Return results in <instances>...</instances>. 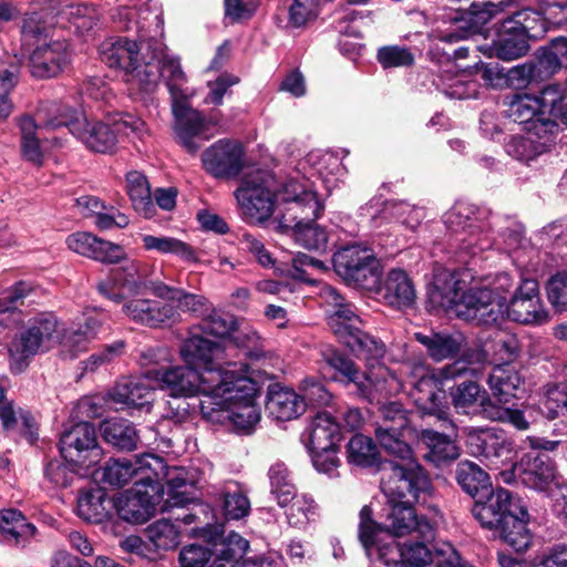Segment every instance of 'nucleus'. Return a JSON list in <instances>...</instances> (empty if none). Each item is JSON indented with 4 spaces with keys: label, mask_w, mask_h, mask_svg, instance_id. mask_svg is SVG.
I'll return each instance as SVG.
<instances>
[{
    "label": "nucleus",
    "mask_w": 567,
    "mask_h": 567,
    "mask_svg": "<svg viewBox=\"0 0 567 567\" xmlns=\"http://www.w3.org/2000/svg\"><path fill=\"white\" fill-rule=\"evenodd\" d=\"M460 288L449 298L450 309L461 319L481 326H498L506 318L525 324H543L549 315L534 279H525L509 302L503 293L488 288H471L460 295Z\"/></svg>",
    "instance_id": "nucleus-1"
},
{
    "label": "nucleus",
    "mask_w": 567,
    "mask_h": 567,
    "mask_svg": "<svg viewBox=\"0 0 567 567\" xmlns=\"http://www.w3.org/2000/svg\"><path fill=\"white\" fill-rule=\"evenodd\" d=\"M381 489L386 497L384 530L395 537L416 534L429 538L433 534V525L416 514L414 505L425 501L433 493L429 474L420 463L410 467L393 466L392 475L382 477Z\"/></svg>",
    "instance_id": "nucleus-2"
},
{
    "label": "nucleus",
    "mask_w": 567,
    "mask_h": 567,
    "mask_svg": "<svg viewBox=\"0 0 567 567\" xmlns=\"http://www.w3.org/2000/svg\"><path fill=\"white\" fill-rule=\"evenodd\" d=\"M181 357L186 365L163 370H152L156 385L172 396H193L198 394L199 408L206 395L215 394L218 386L225 384L227 371L215 363L221 353L219 343L202 336L193 334L181 347Z\"/></svg>",
    "instance_id": "nucleus-3"
},
{
    "label": "nucleus",
    "mask_w": 567,
    "mask_h": 567,
    "mask_svg": "<svg viewBox=\"0 0 567 567\" xmlns=\"http://www.w3.org/2000/svg\"><path fill=\"white\" fill-rule=\"evenodd\" d=\"M359 538L372 564L393 565L398 567H465L458 551L449 543L430 549L421 542L398 544L390 539H381V527L372 519V511L363 506L360 511Z\"/></svg>",
    "instance_id": "nucleus-4"
},
{
    "label": "nucleus",
    "mask_w": 567,
    "mask_h": 567,
    "mask_svg": "<svg viewBox=\"0 0 567 567\" xmlns=\"http://www.w3.org/2000/svg\"><path fill=\"white\" fill-rule=\"evenodd\" d=\"M145 277L140 261L127 260L101 279L96 289L109 300L122 303L123 315L135 323L156 328L177 322L181 315L172 303L137 297Z\"/></svg>",
    "instance_id": "nucleus-5"
},
{
    "label": "nucleus",
    "mask_w": 567,
    "mask_h": 567,
    "mask_svg": "<svg viewBox=\"0 0 567 567\" xmlns=\"http://www.w3.org/2000/svg\"><path fill=\"white\" fill-rule=\"evenodd\" d=\"M236 363H228L225 384L215 394L206 395L203 403V417L215 424H231L238 431H249L260 420L256 404L257 383L245 373H239Z\"/></svg>",
    "instance_id": "nucleus-6"
},
{
    "label": "nucleus",
    "mask_w": 567,
    "mask_h": 567,
    "mask_svg": "<svg viewBox=\"0 0 567 567\" xmlns=\"http://www.w3.org/2000/svg\"><path fill=\"white\" fill-rule=\"evenodd\" d=\"M45 124L53 128L66 126L86 148L103 154L115 148L120 133H133L142 136L146 132L145 122L132 114H125L113 124H109L101 121H89L82 113L64 104H62L60 118L50 117Z\"/></svg>",
    "instance_id": "nucleus-7"
},
{
    "label": "nucleus",
    "mask_w": 567,
    "mask_h": 567,
    "mask_svg": "<svg viewBox=\"0 0 567 567\" xmlns=\"http://www.w3.org/2000/svg\"><path fill=\"white\" fill-rule=\"evenodd\" d=\"M142 50L143 70L134 73L138 91L152 94L157 89L159 80H163L172 101L192 95L186 86L187 78L179 60L168 52L161 39L150 38L142 44Z\"/></svg>",
    "instance_id": "nucleus-8"
},
{
    "label": "nucleus",
    "mask_w": 567,
    "mask_h": 567,
    "mask_svg": "<svg viewBox=\"0 0 567 567\" xmlns=\"http://www.w3.org/2000/svg\"><path fill=\"white\" fill-rule=\"evenodd\" d=\"M403 378H398L412 402L425 415L435 416L445 427H454L442 380L422 363L406 362L401 367Z\"/></svg>",
    "instance_id": "nucleus-9"
},
{
    "label": "nucleus",
    "mask_w": 567,
    "mask_h": 567,
    "mask_svg": "<svg viewBox=\"0 0 567 567\" xmlns=\"http://www.w3.org/2000/svg\"><path fill=\"white\" fill-rule=\"evenodd\" d=\"M58 327L59 322L52 313H42L30 319L9 344L11 371L21 373L35 354L50 350L58 342Z\"/></svg>",
    "instance_id": "nucleus-10"
},
{
    "label": "nucleus",
    "mask_w": 567,
    "mask_h": 567,
    "mask_svg": "<svg viewBox=\"0 0 567 567\" xmlns=\"http://www.w3.org/2000/svg\"><path fill=\"white\" fill-rule=\"evenodd\" d=\"M234 195L245 220L264 224L276 208L275 176L265 172L247 175Z\"/></svg>",
    "instance_id": "nucleus-11"
},
{
    "label": "nucleus",
    "mask_w": 567,
    "mask_h": 567,
    "mask_svg": "<svg viewBox=\"0 0 567 567\" xmlns=\"http://www.w3.org/2000/svg\"><path fill=\"white\" fill-rule=\"evenodd\" d=\"M326 362L344 377L347 382L357 385L364 396H370L373 392L393 395L402 388L396 374L384 364L371 365L365 372H360L352 360L338 352L327 355Z\"/></svg>",
    "instance_id": "nucleus-12"
},
{
    "label": "nucleus",
    "mask_w": 567,
    "mask_h": 567,
    "mask_svg": "<svg viewBox=\"0 0 567 567\" xmlns=\"http://www.w3.org/2000/svg\"><path fill=\"white\" fill-rule=\"evenodd\" d=\"M333 267L348 285L374 289L379 284L380 262L367 246L352 244L341 247L333 256Z\"/></svg>",
    "instance_id": "nucleus-13"
},
{
    "label": "nucleus",
    "mask_w": 567,
    "mask_h": 567,
    "mask_svg": "<svg viewBox=\"0 0 567 567\" xmlns=\"http://www.w3.org/2000/svg\"><path fill=\"white\" fill-rule=\"evenodd\" d=\"M532 451L524 454L520 462L514 466L523 484L529 488L547 492L559 486L556 466L548 455L558 442L539 437H528Z\"/></svg>",
    "instance_id": "nucleus-14"
},
{
    "label": "nucleus",
    "mask_w": 567,
    "mask_h": 567,
    "mask_svg": "<svg viewBox=\"0 0 567 567\" xmlns=\"http://www.w3.org/2000/svg\"><path fill=\"white\" fill-rule=\"evenodd\" d=\"M60 452L65 462L90 468L102 458V449L97 444L96 431L89 422H79L65 429L60 437Z\"/></svg>",
    "instance_id": "nucleus-15"
},
{
    "label": "nucleus",
    "mask_w": 567,
    "mask_h": 567,
    "mask_svg": "<svg viewBox=\"0 0 567 567\" xmlns=\"http://www.w3.org/2000/svg\"><path fill=\"white\" fill-rule=\"evenodd\" d=\"M276 204L285 205L282 224L296 218H318L323 210L316 192L295 178H289L280 187L275 181Z\"/></svg>",
    "instance_id": "nucleus-16"
},
{
    "label": "nucleus",
    "mask_w": 567,
    "mask_h": 567,
    "mask_svg": "<svg viewBox=\"0 0 567 567\" xmlns=\"http://www.w3.org/2000/svg\"><path fill=\"white\" fill-rule=\"evenodd\" d=\"M506 104L508 116L537 137L553 136L558 130V124L547 115L543 100L538 96L514 94Z\"/></svg>",
    "instance_id": "nucleus-17"
},
{
    "label": "nucleus",
    "mask_w": 567,
    "mask_h": 567,
    "mask_svg": "<svg viewBox=\"0 0 567 567\" xmlns=\"http://www.w3.org/2000/svg\"><path fill=\"white\" fill-rule=\"evenodd\" d=\"M62 111V104L52 103L47 107H41L38 113V122L25 116L20 120L21 128V152L25 161L31 162L35 165H41L43 154L48 150L49 140L45 137V131H53V127H49L45 122L50 117L60 118Z\"/></svg>",
    "instance_id": "nucleus-18"
},
{
    "label": "nucleus",
    "mask_w": 567,
    "mask_h": 567,
    "mask_svg": "<svg viewBox=\"0 0 567 567\" xmlns=\"http://www.w3.org/2000/svg\"><path fill=\"white\" fill-rule=\"evenodd\" d=\"M151 460L156 457L144 454L131 458L110 460L103 467L96 471V480L113 487H121L135 481V487L146 486L152 483Z\"/></svg>",
    "instance_id": "nucleus-19"
},
{
    "label": "nucleus",
    "mask_w": 567,
    "mask_h": 567,
    "mask_svg": "<svg viewBox=\"0 0 567 567\" xmlns=\"http://www.w3.org/2000/svg\"><path fill=\"white\" fill-rule=\"evenodd\" d=\"M509 0H484L473 2L467 11L457 10L450 20L455 25L446 30L440 38L446 42H455L475 34L498 12L508 6Z\"/></svg>",
    "instance_id": "nucleus-20"
},
{
    "label": "nucleus",
    "mask_w": 567,
    "mask_h": 567,
    "mask_svg": "<svg viewBox=\"0 0 567 567\" xmlns=\"http://www.w3.org/2000/svg\"><path fill=\"white\" fill-rule=\"evenodd\" d=\"M484 216L485 212L473 204L456 202L445 213L444 223L451 231L457 235L467 234V236L460 238L467 247L477 246L483 250L489 247V243L481 237L487 230V224L483 221Z\"/></svg>",
    "instance_id": "nucleus-21"
},
{
    "label": "nucleus",
    "mask_w": 567,
    "mask_h": 567,
    "mask_svg": "<svg viewBox=\"0 0 567 567\" xmlns=\"http://www.w3.org/2000/svg\"><path fill=\"white\" fill-rule=\"evenodd\" d=\"M150 39L141 38L140 43L127 38L107 39L100 45L101 60L111 68L125 71L126 82L137 89L134 73L143 70L142 44Z\"/></svg>",
    "instance_id": "nucleus-22"
},
{
    "label": "nucleus",
    "mask_w": 567,
    "mask_h": 567,
    "mask_svg": "<svg viewBox=\"0 0 567 567\" xmlns=\"http://www.w3.org/2000/svg\"><path fill=\"white\" fill-rule=\"evenodd\" d=\"M525 514V505L518 498H513L505 488H489L482 499H476L472 508L473 516L487 528L497 529L505 520V516Z\"/></svg>",
    "instance_id": "nucleus-23"
},
{
    "label": "nucleus",
    "mask_w": 567,
    "mask_h": 567,
    "mask_svg": "<svg viewBox=\"0 0 567 567\" xmlns=\"http://www.w3.org/2000/svg\"><path fill=\"white\" fill-rule=\"evenodd\" d=\"M244 148L233 140H219L202 154L204 169L216 178H233L244 167Z\"/></svg>",
    "instance_id": "nucleus-24"
},
{
    "label": "nucleus",
    "mask_w": 567,
    "mask_h": 567,
    "mask_svg": "<svg viewBox=\"0 0 567 567\" xmlns=\"http://www.w3.org/2000/svg\"><path fill=\"white\" fill-rule=\"evenodd\" d=\"M155 382L152 370L140 377H127L116 382L109 392L112 402L120 404L121 409H136L150 411L155 394Z\"/></svg>",
    "instance_id": "nucleus-25"
},
{
    "label": "nucleus",
    "mask_w": 567,
    "mask_h": 567,
    "mask_svg": "<svg viewBox=\"0 0 567 567\" xmlns=\"http://www.w3.org/2000/svg\"><path fill=\"white\" fill-rule=\"evenodd\" d=\"M466 444L474 456L486 458L495 467L498 466V460H507L512 453L511 442L504 432L497 427L470 429Z\"/></svg>",
    "instance_id": "nucleus-26"
},
{
    "label": "nucleus",
    "mask_w": 567,
    "mask_h": 567,
    "mask_svg": "<svg viewBox=\"0 0 567 567\" xmlns=\"http://www.w3.org/2000/svg\"><path fill=\"white\" fill-rule=\"evenodd\" d=\"M419 430L409 429V431L395 430L393 427H375L374 436L380 447L389 455L401 462L391 461L388 467H384L383 476L392 475L393 466L410 467L412 463H419L413 456V451L405 440H416Z\"/></svg>",
    "instance_id": "nucleus-27"
},
{
    "label": "nucleus",
    "mask_w": 567,
    "mask_h": 567,
    "mask_svg": "<svg viewBox=\"0 0 567 567\" xmlns=\"http://www.w3.org/2000/svg\"><path fill=\"white\" fill-rule=\"evenodd\" d=\"M70 62L69 45L65 41L54 40L38 44L30 55V71L34 78L56 76Z\"/></svg>",
    "instance_id": "nucleus-28"
},
{
    "label": "nucleus",
    "mask_w": 567,
    "mask_h": 567,
    "mask_svg": "<svg viewBox=\"0 0 567 567\" xmlns=\"http://www.w3.org/2000/svg\"><path fill=\"white\" fill-rule=\"evenodd\" d=\"M187 99L182 97L172 101L174 133L189 153H195L199 145L194 138L205 131L206 120L198 111L188 105Z\"/></svg>",
    "instance_id": "nucleus-29"
},
{
    "label": "nucleus",
    "mask_w": 567,
    "mask_h": 567,
    "mask_svg": "<svg viewBox=\"0 0 567 567\" xmlns=\"http://www.w3.org/2000/svg\"><path fill=\"white\" fill-rule=\"evenodd\" d=\"M66 245L72 251L104 264H116L122 260L127 261L123 247L97 238L90 233L78 231L69 235Z\"/></svg>",
    "instance_id": "nucleus-30"
},
{
    "label": "nucleus",
    "mask_w": 567,
    "mask_h": 567,
    "mask_svg": "<svg viewBox=\"0 0 567 567\" xmlns=\"http://www.w3.org/2000/svg\"><path fill=\"white\" fill-rule=\"evenodd\" d=\"M320 293L322 299L333 308L329 324L336 336L343 340L360 328L361 319L357 315L353 305L348 302L336 288L324 286Z\"/></svg>",
    "instance_id": "nucleus-31"
},
{
    "label": "nucleus",
    "mask_w": 567,
    "mask_h": 567,
    "mask_svg": "<svg viewBox=\"0 0 567 567\" xmlns=\"http://www.w3.org/2000/svg\"><path fill=\"white\" fill-rule=\"evenodd\" d=\"M452 405L460 414L477 415L488 417L493 404L488 392L474 381L461 382L450 390Z\"/></svg>",
    "instance_id": "nucleus-32"
},
{
    "label": "nucleus",
    "mask_w": 567,
    "mask_h": 567,
    "mask_svg": "<svg viewBox=\"0 0 567 567\" xmlns=\"http://www.w3.org/2000/svg\"><path fill=\"white\" fill-rule=\"evenodd\" d=\"M378 293L393 308L411 307L415 300V289L408 274L402 269H391L382 284H378Z\"/></svg>",
    "instance_id": "nucleus-33"
},
{
    "label": "nucleus",
    "mask_w": 567,
    "mask_h": 567,
    "mask_svg": "<svg viewBox=\"0 0 567 567\" xmlns=\"http://www.w3.org/2000/svg\"><path fill=\"white\" fill-rule=\"evenodd\" d=\"M416 441L426 447L424 460L440 467L457 460L461 455L460 447L449 435L431 429L419 431Z\"/></svg>",
    "instance_id": "nucleus-34"
},
{
    "label": "nucleus",
    "mask_w": 567,
    "mask_h": 567,
    "mask_svg": "<svg viewBox=\"0 0 567 567\" xmlns=\"http://www.w3.org/2000/svg\"><path fill=\"white\" fill-rule=\"evenodd\" d=\"M487 383L493 395L502 403H508L526 392L525 377L511 364L494 367Z\"/></svg>",
    "instance_id": "nucleus-35"
},
{
    "label": "nucleus",
    "mask_w": 567,
    "mask_h": 567,
    "mask_svg": "<svg viewBox=\"0 0 567 567\" xmlns=\"http://www.w3.org/2000/svg\"><path fill=\"white\" fill-rule=\"evenodd\" d=\"M506 25L507 20L505 19L492 45L486 49L481 48V51L488 56H496L503 61H512L524 56L529 50L528 39L516 27L507 28Z\"/></svg>",
    "instance_id": "nucleus-36"
},
{
    "label": "nucleus",
    "mask_w": 567,
    "mask_h": 567,
    "mask_svg": "<svg viewBox=\"0 0 567 567\" xmlns=\"http://www.w3.org/2000/svg\"><path fill=\"white\" fill-rule=\"evenodd\" d=\"M200 482V472L195 467H174L167 473L166 505L179 507L194 499L193 489Z\"/></svg>",
    "instance_id": "nucleus-37"
},
{
    "label": "nucleus",
    "mask_w": 567,
    "mask_h": 567,
    "mask_svg": "<svg viewBox=\"0 0 567 567\" xmlns=\"http://www.w3.org/2000/svg\"><path fill=\"white\" fill-rule=\"evenodd\" d=\"M0 532L3 542L16 547H25L37 536V527L16 509L1 511Z\"/></svg>",
    "instance_id": "nucleus-38"
},
{
    "label": "nucleus",
    "mask_w": 567,
    "mask_h": 567,
    "mask_svg": "<svg viewBox=\"0 0 567 567\" xmlns=\"http://www.w3.org/2000/svg\"><path fill=\"white\" fill-rule=\"evenodd\" d=\"M340 441L341 427L334 417L328 412L317 413L308 430L307 449L336 447Z\"/></svg>",
    "instance_id": "nucleus-39"
},
{
    "label": "nucleus",
    "mask_w": 567,
    "mask_h": 567,
    "mask_svg": "<svg viewBox=\"0 0 567 567\" xmlns=\"http://www.w3.org/2000/svg\"><path fill=\"white\" fill-rule=\"evenodd\" d=\"M267 410L278 421H289L301 415L306 403L293 390L274 386L269 390Z\"/></svg>",
    "instance_id": "nucleus-40"
},
{
    "label": "nucleus",
    "mask_w": 567,
    "mask_h": 567,
    "mask_svg": "<svg viewBox=\"0 0 567 567\" xmlns=\"http://www.w3.org/2000/svg\"><path fill=\"white\" fill-rule=\"evenodd\" d=\"M103 440L121 451H133L137 447L140 436L134 424L125 419H110L100 426Z\"/></svg>",
    "instance_id": "nucleus-41"
},
{
    "label": "nucleus",
    "mask_w": 567,
    "mask_h": 567,
    "mask_svg": "<svg viewBox=\"0 0 567 567\" xmlns=\"http://www.w3.org/2000/svg\"><path fill=\"white\" fill-rule=\"evenodd\" d=\"M56 10L55 0H32L29 11L25 13L22 22V34L25 38H38L47 35Z\"/></svg>",
    "instance_id": "nucleus-42"
},
{
    "label": "nucleus",
    "mask_w": 567,
    "mask_h": 567,
    "mask_svg": "<svg viewBox=\"0 0 567 567\" xmlns=\"http://www.w3.org/2000/svg\"><path fill=\"white\" fill-rule=\"evenodd\" d=\"M155 512L154 503L147 492L135 487L117 502V513L121 518L134 524L148 520Z\"/></svg>",
    "instance_id": "nucleus-43"
},
{
    "label": "nucleus",
    "mask_w": 567,
    "mask_h": 567,
    "mask_svg": "<svg viewBox=\"0 0 567 567\" xmlns=\"http://www.w3.org/2000/svg\"><path fill=\"white\" fill-rule=\"evenodd\" d=\"M415 339L426 348L429 355L435 361H442L457 355L464 343V337L458 332L416 333Z\"/></svg>",
    "instance_id": "nucleus-44"
},
{
    "label": "nucleus",
    "mask_w": 567,
    "mask_h": 567,
    "mask_svg": "<svg viewBox=\"0 0 567 567\" xmlns=\"http://www.w3.org/2000/svg\"><path fill=\"white\" fill-rule=\"evenodd\" d=\"M342 341L358 358L367 361V369L371 365L382 364L380 360L385 354V344L381 340L359 328Z\"/></svg>",
    "instance_id": "nucleus-45"
},
{
    "label": "nucleus",
    "mask_w": 567,
    "mask_h": 567,
    "mask_svg": "<svg viewBox=\"0 0 567 567\" xmlns=\"http://www.w3.org/2000/svg\"><path fill=\"white\" fill-rule=\"evenodd\" d=\"M145 250L156 251L161 255H173L186 262L198 260L195 249L187 243L169 236L142 235Z\"/></svg>",
    "instance_id": "nucleus-46"
},
{
    "label": "nucleus",
    "mask_w": 567,
    "mask_h": 567,
    "mask_svg": "<svg viewBox=\"0 0 567 567\" xmlns=\"http://www.w3.org/2000/svg\"><path fill=\"white\" fill-rule=\"evenodd\" d=\"M528 512L525 507V514H515L505 516L504 523L497 528L504 542L515 551L525 550L532 543V535L527 528Z\"/></svg>",
    "instance_id": "nucleus-47"
},
{
    "label": "nucleus",
    "mask_w": 567,
    "mask_h": 567,
    "mask_svg": "<svg viewBox=\"0 0 567 567\" xmlns=\"http://www.w3.org/2000/svg\"><path fill=\"white\" fill-rule=\"evenodd\" d=\"M543 8V13L546 17L536 10L533 9H524L515 12L513 16L508 17L507 28L516 27V29L522 32L528 40L529 39H539L542 38L546 31V22L555 24V21L551 17L546 13L545 7L539 2ZM556 25H559L556 23Z\"/></svg>",
    "instance_id": "nucleus-48"
},
{
    "label": "nucleus",
    "mask_w": 567,
    "mask_h": 567,
    "mask_svg": "<svg viewBox=\"0 0 567 567\" xmlns=\"http://www.w3.org/2000/svg\"><path fill=\"white\" fill-rule=\"evenodd\" d=\"M378 219H385L389 223L400 224L401 226L414 230L425 218V210L422 207L411 205L406 202L385 203L379 216H372Z\"/></svg>",
    "instance_id": "nucleus-49"
},
{
    "label": "nucleus",
    "mask_w": 567,
    "mask_h": 567,
    "mask_svg": "<svg viewBox=\"0 0 567 567\" xmlns=\"http://www.w3.org/2000/svg\"><path fill=\"white\" fill-rule=\"evenodd\" d=\"M456 480L464 492L474 501L482 499L492 488L489 476L473 462H461L456 468Z\"/></svg>",
    "instance_id": "nucleus-50"
},
{
    "label": "nucleus",
    "mask_w": 567,
    "mask_h": 567,
    "mask_svg": "<svg viewBox=\"0 0 567 567\" xmlns=\"http://www.w3.org/2000/svg\"><path fill=\"white\" fill-rule=\"evenodd\" d=\"M317 218H296L282 224L292 228L296 243L309 250H324L328 244L327 231L315 224Z\"/></svg>",
    "instance_id": "nucleus-51"
},
{
    "label": "nucleus",
    "mask_w": 567,
    "mask_h": 567,
    "mask_svg": "<svg viewBox=\"0 0 567 567\" xmlns=\"http://www.w3.org/2000/svg\"><path fill=\"white\" fill-rule=\"evenodd\" d=\"M20 60L17 56L3 55L0 58V122L12 112V102L9 93L18 83Z\"/></svg>",
    "instance_id": "nucleus-52"
},
{
    "label": "nucleus",
    "mask_w": 567,
    "mask_h": 567,
    "mask_svg": "<svg viewBox=\"0 0 567 567\" xmlns=\"http://www.w3.org/2000/svg\"><path fill=\"white\" fill-rule=\"evenodd\" d=\"M126 192L134 209L144 217L151 218L154 213V204L146 176L137 171L128 172L126 174Z\"/></svg>",
    "instance_id": "nucleus-53"
},
{
    "label": "nucleus",
    "mask_w": 567,
    "mask_h": 567,
    "mask_svg": "<svg viewBox=\"0 0 567 567\" xmlns=\"http://www.w3.org/2000/svg\"><path fill=\"white\" fill-rule=\"evenodd\" d=\"M551 142V136L537 137L535 134L526 132L525 136H513L506 144V152L509 156L528 163L546 152Z\"/></svg>",
    "instance_id": "nucleus-54"
},
{
    "label": "nucleus",
    "mask_w": 567,
    "mask_h": 567,
    "mask_svg": "<svg viewBox=\"0 0 567 567\" xmlns=\"http://www.w3.org/2000/svg\"><path fill=\"white\" fill-rule=\"evenodd\" d=\"M535 55L547 78L554 75L560 69L567 68V38L553 39L547 47L539 48Z\"/></svg>",
    "instance_id": "nucleus-55"
},
{
    "label": "nucleus",
    "mask_w": 567,
    "mask_h": 567,
    "mask_svg": "<svg viewBox=\"0 0 567 567\" xmlns=\"http://www.w3.org/2000/svg\"><path fill=\"white\" fill-rule=\"evenodd\" d=\"M347 458L352 465L371 467L379 463L380 453L371 437L357 434L347 445Z\"/></svg>",
    "instance_id": "nucleus-56"
},
{
    "label": "nucleus",
    "mask_w": 567,
    "mask_h": 567,
    "mask_svg": "<svg viewBox=\"0 0 567 567\" xmlns=\"http://www.w3.org/2000/svg\"><path fill=\"white\" fill-rule=\"evenodd\" d=\"M249 549V543L239 534L231 532L216 545L213 554L216 560L212 567H224L225 564H238Z\"/></svg>",
    "instance_id": "nucleus-57"
},
{
    "label": "nucleus",
    "mask_w": 567,
    "mask_h": 567,
    "mask_svg": "<svg viewBox=\"0 0 567 567\" xmlns=\"http://www.w3.org/2000/svg\"><path fill=\"white\" fill-rule=\"evenodd\" d=\"M269 480L271 494L276 497L280 506H286L295 499L296 487L291 482L287 467L281 464H275L269 470Z\"/></svg>",
    "instance_id": "nucleus-58"
},
{
    "label": "nucleus",
    "mask_w": 567,
    "mask_h": 567,
    "mask_svg": "<svg viewBox=\"0 0 567 567\" xmlns=\"http://www.w3.org/2000/svg\"><path fill=\"white\" fill-rule=\"evenodd\" d=\"M221 497L227 518L239 519L249 513L250 503L237 483H228L223 491Z\"/></svg>",
    "instance_id": "nucleus-59"
},
{
    "label": "nucleus",
    "mask_w": 567,
    "mask_h": 567,
    "mask_svg": "<svg viewBox=\"0 0 567 567\" xmlns=\"http://www.w3.org/2000/svg\"><path fill=\"white\" fill-rule=\"evenodd\" d=\"M178 534L176 526L167 519L157 520L146 528V537L150 543L154 547L164 550L177 546Z\"/></svg>",
    "instance_id": "nucleus-60"
},
{
    "label": "nucleus",
    "mask_w": 567,
    "mask_h": 567,
    "mask_svg": "<svg viewBox=\"0 0 567 567\" xmlns=\"http://www.w3.org/2000/svg\"><path fill=\"white\" fill-rule=\"evenodd\" d=\"M505 85L513 87H524L532 81H542L547 75L539 68V61L535 56L532 62L515 65L505 73Z\"/></svg>",
    "instance_id": "nucleus-61"
},
{
    "label": "nucleus",
    "mask_w": 567,
    "mask_h": 567,
    "mask_svg": "<svg viewBox=\"0 0 567 567\" xmlns=\"http://www.w3.org/2000/svg\"><path fill=\"white\" fill-rule=\"evenodd\" d=\"M315 165V171L326 184L328 189L336 186L337 177L342 174V166L339 158L331 154H311L307 159Z\"/></svg>",
    "instance_id": "nucleus-62"
},
{
    "label": "nucleus",
    "mask_w": 567,
    "mask_h": 567,
    "mask_svg": "<svg viewBox=\"0 0 567 567\" xmlns=\"http://www.w3.org/2000/svg\"><path fill=\"white\" fill-rule=\"evenodd\" d=\"M64 14L80 33L91 31L100 19V14L94 6L82 2L70 6Z\"/></svg>",
    "instance_id": "nucleus-63"
},
{
    "label": "nucleus",
    "mask_w": 567,
    "mask_h": 567,
    "mask_svg": "<svg viewBox=\"0 0 567 567\" xmlns=\"http://www.w3.org/2000/svg\"><path fill=\"white\" fill-rule=\"evenodd\" d=\"M237 326V319L227 312L213 310L202 321L200 328L205 333L225 338L230 337L233 330Z\"/></svg>",
    "instance_id": "nucleus-64"
}]
</instances>
